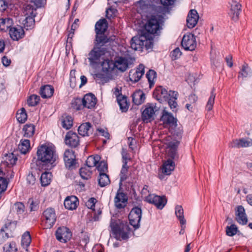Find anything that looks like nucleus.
I'll return each mask as SVG.
<instances>
[{
    "instance_id": "28",
    "label": "nucleus",
    "mask_w": 252,
    "mask_h": 252,
    "mask_svg": "<svg viewBox=\"0 0 252 252\" xmlns=\"http://www.w3.org/2000/svg\"><path fill=\"white\" fill-rule=\"evenodd\" d=\"M13 20L10 17L1 18L0 19V30L6 32L12 28Z\"/></svg>"
},
{
    "instance_id": "57",
    "label": "nucleus",
    "mask_w": 252,
    "mask_h": 252,
    "mask_svg": "<svg viewBox=\"0 0 252 252\" xmlns=\"http://www.w3.org/2000/svg\"><path fill=\"white\" fill-rule=\"evenodd\" d=\"M3 228H4L5 232H8V234L9 232H11L14 230L16 228V223L14 222L8 221L5 223L4 226Z\"/></svg>"
},
{
    "instance_id": "12",
    "label": "nucleus",
    "mask_w": 252,
    "mask_h": 252,
    "mask_svg": "<svg viewBox=\"0 0 252 252\" xmlns=\"http://www.w3.org/2000/svg\"><path fill=\"white\" fill-rule=\"evenodd\" d=\"M175 163L170 158L165 161L161 167V173L158 174L159 178L162 180L163 179V175H169L171 172L174 170Z\"/></svg>"
},
{
    "instance_id": "26",
    "label": "nucleus",
    "mask_w": 252,
    "mask_h": 252,
    "mask_svg": "<svg viewBox=\"0 0 252 252\" xmlns=\"http://www.w3.org/2000/svg\"><path fill=\"white\" fill-rule=\"evenodd\" d=\"M115 68L124 72L128 68V61L124 57H118L114 61Z\"/></svg>"
},
{
    "instance_id": "14",
    "label": "nucleus",
    "mask_w": 252,
    "mask_h": 252,
    "mask_svg": "<svg viewBox=\"0 0 252 252\" xmlns=\"http://www.w3.org/2000/svg\"><path fill=\"white\" fill-rule=\"evenodd\" d=\"M144 65L140 64L136 69L131 70L129 73V80L133 83L138 82L144 75Z\"/></svg>"
},
{
    "instance_id": "17",
    "label": "nucleus",
    "mask_w": 252,
    "mask_h": 252,
    "mask_svg": "<svg viewBox=\"0 0 252 252\" xmlns=\"http://www.w3.org/2000/svg\"><path fill=\"white\" fill-rule=\"evenodd\" d=\"M65 142L69 147L75 148L79 144V138L76 133L69 131L66 134Z\"/></svg>"
},
{
    "instance_id": "48",
    "label": "nucleus",
    "mask_w": 252,
    "mask_h": 252,
    "mask_svg": "<svg viewBox=\"0 0 252 252\" xmlns=\"http://www.w3.org/2000/svg\"><path fill=\"white\" fill-rule=\"evenodd\" d=\"M31 242V237L29 232H25L22 237V245L25 247H28Z\"/></svg>"
},
{
    "instance_id": "51",
    "label": "nucleus",
    "mask_w": 252,
    "mask_h": 252,
    "mask_svg": "<svg viewBox=\"0 0 252 252\" xmlns=\"http://www.w3.org/2000/svg\"><path fill=\"white\" fill-rule=\"evenodd\" d=\"M238 231V228L235 224H231L226 227V234L229 236H233L236 234Z\"/></svg>"
},
{
    "instance_id": "25",
    "label": "nucleus",
    "mask_w": 252,
    "mask_h": 252,
    "mask_svg": "<svg viewBox=\"0 0 252 252\" xmlns=\"http://www.w3.org/2000/svg\"><path fill=\"white\" fill-rule=\"evenodd\" d=\"M78 204L77 198L75 196L67 197L64 201V205L65 208L68 210L75 209Z\"/></svg>"
},
{
    "instance_id": "50",
    "label": "nucleus",
    "mask_w": 252,
    "mask_h": 252,
    "mask_svg": "<svg viewBox=\"0 0 252 252\" xmlns=\"http://www.w3.org/2000/svg\"><path fill=\"white\" fill-rule=\"evenodd\" d=\"M5 157V162L8 165L13 166L15 164L17 158L13 153L6 155Z\"/></svg>"
},
{
    "instance_id": "19",
    "label": "nucleus",
    "mask_w": 252,
    "mask_h": 252,
    "mask_svg": "<svg viewBox=\"0 0 252 252\" xmlns=\"http://www.w3.org/2000/svg\"><path fill=\"white\" fill-rule=\"evenodd\" d=\"M82 103L84 107L92 109L94 108L96 105V98L94 95L92 94H87L82 99Z\"/></svg>"
},
{
    "instance_id": "32",
    "label": "nucleus",
    "mask_w": 252,
    "mask_h": 252,
    "mask_svg": "<svg viewBox=\"0 0 252 252\" xmlns=\"http://www.w3.org/2000/svg\"><path fill=\"white\" fill-rule=\"evenodd\" d=\"M54 91V88L50 85H47L41 88L40 94L41 97L44 98H49L52 96Z\"/></svg>"
},
{
    "instance_id": "54",
    "label": "nucleus",
    "mask_w": 252,
    "mask_h": 252,
    "mask_svg": "<svg viewBox=\"0 0 252 252\" xmlns=\"http://www.w3.org/2000/svg\"><path fill=\"white\" fill-rule=\"evenodd\" d=\"M34 20L33 18L30 16L26 17L22 22L23 24L25 27H27V29L31 28L34 24Z\"/></svg>"
},
{
    "instance_id": "1",
    "label": "nucleus",
    "mask_w": 252,
    "mask_h": 252,
    "mask_svg": "<svg viewBox=\"0 0 252 252\" xmlns=\"http://www.w3.org/2000/svg\"><path fill=\"white\" fill-rule=\"evenodd\" d=\"M106 39L104 37H97V41L94 42V48L88 54V59L90 65L93 66L99 63L104 56L107 52L108 48L106 44Z\"/></svg>"
},
{
    "instance_id": "46",
    "label": "nucleus",
    "mask_w": 252,
    "mask_h": 252,
    "mask_svg": "<svg viewBox=\"0 0 252 252\" xmlns=\"http://www.w3.org/2000/svg\"><path fill=\"white\" fill-rule=\"evenodd\" d=\"M92 171L88 167H83L80 169V175L84 180H88L91 177Z\"/></svg>"
},
{
    "instance_id": "27",
    "label": "nucleus",
    "mask_w": 252,
    "mask_h": 252,
    "mask_svg": "<svg viewBox=\"0 0 252 252\" xmlns=\"http://www.w3.org/2000/svg\"><path fill=\"white\" fill-rule=\"evenodd\" d=\"M9 34L13 40H18L23 37L24 31L21 27H13L9 30Z\"/></svg>"
},
{
    "instance_id": "41",
    "label": "nucleus",
    "mask_w": 252,
    "mask_h": 252,
    "mask_svg": "<svg viewBox=\"0 0 252 252\" xmlns=\"http://www.w3.org/2000/svg\"><path fill=\"white\" fill-rule=\"evenodd\" d=\"M110 183V181L108 176L105 173H101L99 174L98 178V184L101 187H103L108 185Z\"/></svg>"
},
{
    "instance_id": "36",
    "label": "nucleus",
    "mask_w": 252,
    "mask_h": 252,
    "mask_svg": "<svg viewBox=\"0 0 252 252\" xmlns=\"http://www.w3.org/2000/svg\"><path fill=\"white\" fill-rule=\"evenodd\" d=\"M102 70L106 72H109L115 68L114 62L109 60H104L101 63Z\"/></svg>"
},
{
    "instance_id": "63",
    "label": "nucleus",
    "mask_w": 252,
    "mask_h": 252,
    "mask_svg": "<svg viewBox=\"0 0 252 252\" xmlns=\"http://www.w3.org/2000/svg\"><path fill=\"white\" fill-rule=\"evenodd\" d=\"M130 46L131 48L134 50H141L143 49L138 43H136L135 41H132V38L131 40Z\"/></svg>"
},
{
    "instance_id": "53",
    "label": "nucleus",
    "mask_w": 252,
    "mask_h": 252,
    "mask_svg": "<svg viewBox=\"0 0 252 252\" xmlns=\"http://www.w3.org/2000/svg\"><path fill=\"white\" fill-rule=\"evenodd\" d=\"M40 98L39 96L33 94L29 97L27 100V103L29 106H34L37 104L39 101Z\"/></svg>"
},
{
    "instance_id": "9",
    "label": "nucleus",
    "mask_w": 252,
    "mask_h": 252,
    "mask_svg": "<svg viewBox=\"0 0 252 252\" xmlns=\"http://www.w3.org/2000/svg\"><path fill=\"white\" fill-rule=\"evenodd\" d=\"M160 121L162 123V125L165 127L177 126L176 118L165 109L162 112Z\"/></svg>"
},
{
    "instance_id": "2",
    "label": "nucleus",
    "mask_w": 252,
    "mask_h": 252,
    "mask_svg": "<svg viewBox=\"0 0 252 252\" xmlns=\"http://www.w3.org/2000/svg\"><path fill=\"white\" fill-rule=\"evenodd\" d=\"M36 155L37 160L44 164H52L58 158L55 148L46 144L38 147Z\"/></svg>"
},
{
    "instance_id": "7",
    "label": "nucleus",
    "mask_w": 252,
    "mask_h": 252,
    "mask_svg": "<svg viewBox=\"0 0 252 252\" xmlns=\"http://www.w3.org/2000/svg\"><path fill=\"white\" fill-rule=\"evenodd\" d=\"M142 211L141 208L135 207L132 209L129 216L130 224L135 229L139 226V223L141 219Z\"/></svg>"
},
{
    "instance_id": "3",
    "label": "nucleus",
    "mask_w": 252,
    "mask_h": 252,
    "mask_svg": "<svg viewBox=\"0 0 252 252\" xmlns=\"http://www.w3.org/2000/svg\"><path fill=\"white\" fill-rule=\"evenodd\" d=\"M111 228L115 238L118 240H126L128 238L130 231L129 225L126 221H122L119 223L112 222Z\"/></svg>"
},
{
    "instance_id": "29",
    "label": "nucleus",
    "mask_w": 252,
    "mask_h": 252,
    "mask_svg": "<svg viewBox=\"0 0 252 252\" xmlns=\"http://www.w3.org/2000/svg\"><path fill=\"white\" fill-rule=\"evenodd\" d=\"M132 96L133 102L137 105L143 103L145 99V94L141 90H138L135 92Z\"/></svg>"
},
{
    "instance_id": "5",
    "label": "nucleus",
    "mask_w": 252,
    "mask_h": 252,
    "mask_svg": "<svg viewBox=\"0 0 252 252\" xmlns=\"http://www.w3.org/2000/svg\"><path fill=\"white\" fill-rule=\"evenodd\" d=\"M56 219V212L53 208H48L42 213L43 222H44L46 228H51L55 224Z\"/></svg>"
},
{
    "instance_id": "47",
    "label": "nucleus",
    "mask_w": 252,
    "mask_h": 252,
    "mask_svg": "<svg viewBox=\"0 0 252 252\" xmlns=\"http://www.w3.org/2000/svg\"><path fill=\"white\" fill-rule=\"evenodd\" d=\"M17 120L21 123H24L27 119V115L25 108H21L17 113Z\"/></svg>"
},
{
    "instance_id": "23",
    "label": "nucleus",
    "mask_w": 252,
    "mask_h": 252,
    "mask_svg": "<svg viewBox=\"0 0 252 252\" xmlns=\"http://www.w3.org/2000/svg\"><path fill=\"white\" fill-rule=\"evenodd\" d=\"M127 201L126 195L122 192H118L114 198L115 205L119 209L124 208L126 205Z\"/></svg>"
},
{
    "instance_id": "59",
    "label": "nucleus",
    "mask_w": 252,
    "mask_h": 252,
    "mask_svg": "<svg viewBox=\"0 0 252 252\" xmlns=\"http://www.w3.org/2000/svg\"><path fill=\"white\" fill-rule=\"evenodd\" d=\"M8 237V232H5L4 228H1L0 230V244L3 243Z\"/></svg>"
},
{
    "instance_id": "18",
    "label": "nucleus",
    "mask_w": 252,
    "mask_h": 252,
    "mask_svg": "<svg viewBox=\"0 0 252 252\" xmlns=\"http://www.w3.org/2000/svg\"><path fill=\"white\" fill-rule=\"evenodd\" d=\"M235 219L241 224H246L248 222V219L245 213L244 208L242 206H238L235 209Z\"/></svg>"
},
{
    "instance_id": "39",
    "label": "nucleus",
    "mask_w": 252,
    "mask_h": 252,
    "mask_svg": "<svg viewBox=\"0 0 252 252\" xmlns=\"http://www.w3.org/2000/svg\"><path fill=\"white\" fill-rule=\"evenodd\" d=\"M175 214L180 221V223L186 224V220L184 218V210L181 206L177 205L176 206Z\"/></svg>"
},
{
    "instance_id": "64",
    "label": "nucleus",
    "mask_w": 252,
    "mask_h": 252,
    "mask_svg": "<svg viewBox=\"0 0 252 252\" xmlns=\"http://www.w3.org/2000/svg\"><path fill=\"white\" fill-rule=\"evenodd\" d=\"M7 7V3L5 0H0V11H4Z\"/></svg>"
},
{
    "instance_id": "13",
    "label": "nucleus",
    "mask_w": 252,
    "mask_h": 252,
    "mask_svg": "<svg viewBox=\"0 0 252 252\" xmlns=\"http://www.w3.org/2000/svg\"><path fill=\"white\" fill-rule=\"evenodd\" d=\"M147 202L154 204L158 209H161L166 204V199L155 194H150L146 197Z\"/></svg>"
},
{
    "instance_id": "58",
    "label": "nucleus",
    "mask_w": 252,
    "mask_h": 252,
    "mask_svg": "<svg viewBox=\"0 0 252 252\" xmlns=\"http://www.w3.org/2000/svg\"><path fill=\"white\" fill-rule=\"evenodd\" d=\"M97 168L99 171V174L101 173H105L107 171V164L104 161H101L99 163Z\"/></svg>"
},
{
    "instance_id": "6",
    "label": "nucleus",
    "mask_w": 252,
    "mask_h": 252,
    "mask_svg": "<svg viewBox=\"0 0 252 252\" xmlns=\"http://www.w3.org/2000/svg\"><path fill=\"white\" fill-rule=\"evenodd\" d=\"M158 110V108L154 103L147 104L142 114V119L143 121L148 123L154 120L156 112Z\"/></svg>"
},
{
    "instance_id": "56",
    "label": "nucleus",
    "mask_w": 252,
    "mask_h": 252,
    "mask_svg": "<svg viewBox=\"0 0 252 252\" xmlns=\"http://www.w3.org/2000/svg\"><path fill=\"white\" fill-rule=\"evenodd\" d=\"M4 252H16L17 250L14 242H11L9 244L5 245L3 247Z\"/></svg>"
},
{
    "instance_id": "4",
    "label": "nucleus",
    "mask_w": 252,
    "mask_h": 252,
    "mask_svg": "<svg viewBox=\"0 0 252 252\" xmlns=\"http://www.w3.org/2000/svg\"><path fill=\"white\" fill-rule=\"evenodd\" d=\"M163 22V17L162 15L152 16L145 26V32L151 35L157 33L160 29V25Z\"/></svg>"
},
{
    "instance_id": "49",
    "label": "nucleus",
    "mask_w": 252,
    "mask_h": 252,
    "mask_svg": "<svg viewBox=\"0 0 252 252\" xmlns=\"http://www.w3.org/2000/svg\"><path fill=\"white\" fill-rule=\"evenodd\" d=\"M146 77L148 79L150 87H151L154 84L156 78V72L153 70H149L146 73Z\"/></svg>"
},
{
    "instance_id": "43",
    "label": "nucleus",
    "mask_w": 252,
    "mask_h": 252,
    "mask_svg": "<svg viewBox=\"0 0 252 252\" xmlns=\"http://www.w3.org/2000/svg\"><path fill=\"white\" fill-rule=\"evenodd\" d=\"M52 174L50 172H45L41 174L40 177L41 184L42 186H46L50 184L51 181Z\"/></svg>"
},
{
    "instance_id": "24",
    "label": "nucleus",
    "mask_w": 252,
    "mask_h": 252,
    "mask_svg": "<svg viewBox=\"0 0 252 252\" xmlns=\"http://www.w3.org/2000/svg\"><path fill=\"white\" fill-rule=\"evenodd\" d=\"M179 144V142L174 141L168 143V148L167 150V155L172 158V160L178 158L177 154V148Z\"/></svg>"
},
{
    "instance_id": "22",
    "label": "nucleus",
    "mask_w": 252,
    "mask_h": 252,
    "mask_svg": "<svg viewBox=\"0 0 252 252\" xmlns=\"http://www.w3.org/2000/svg\"><path fill=\"white\" fill-rule=\"evenodd\" d=\"M63 159L65 166L70 168L75 164V156L71 150H66L64 152Z\"/></svg>"
},
{
    "instance_id": "15",
    "label": "nucleus",
    "mask_w": 252,
    "mask_h": 252,
    "mask_svg": "<svg viewBox=\"0 0 252 252\" xmlns=\"http://www.w3.org/2000/svg\"><path fill=\"white\" fill-rule=\"evenodd\" d=\"M71 237L69 229L66 227L59 228L56 231V238L61 242L65 243Z\"/></svg>"
},
{
    "instance_id": "11",
    "label": "nucleus",
    "mask_w": 252,
    "mask_h": 252,
    "mask_svg": "<svg viewBox=\"0 0 252 252\" xmlns=\"http://www.w3.org/2000/svg\"><path fill=\"white\" fill-rule=\"evenodd\" d=\"M241 11V5L236 1H232L230 3V8L228 15L231 20L236 21L239 19Z\"/></svg>"
},
{
    "instance_id": "10",
    "label": "nucleus",
    "mask_w": 252,
    "mask_h": 252,
    "mask_svg": "<svg viewBox=\"0 0 252 252\" xmlns=\"http://www.w3.org/2000/svg\"><path fill=\"white\" fill-rule=\"evenodd\" d=\"M107 28V23L105 19H100L96 22L95 25V31L96 32L95 41H97V37H104L106 39V42H108V39L104 35Z\"/></svg>"
},
{
    "instance_id": "52",
    "label": "nucleus",
    "mask_w": 252,
    "mask_h": 252,
    "mask_svg": "<svg viewBox=\"0 0 252 252\" xmlns=\"http://www.w3.org/2000/svg\"><path fill=\"white\" fill-rule=\"evenodd\" d=\"M13 209L18 215L22 214L25 211V206L21 202H16L14 204Z\"/></svg>"
},
{
    "instance_id": "60",
    "label": "nucleus",
    "mask_w": 252,
    "mask_h": 252,
    "mask_svg": "<svg viewBox=\"0 0 252 252\" xmlns=\"http://www.w3.org/2000/svg\"><path fill=\"white\" fill-rule=\"evenodd\" d=\"M182 53L179 48L175 49L171 53V57L173 60H176L180 57Z\"/></svg>"
},
{
    "instance_id": "40",
    "label": "nucleus",
    "mask_w": 252,
    "mask_h": 252,
    "mask_svg": "<svg viewBox=\"0 0 252 252\" xmlns=\"http://www.w3.org/2000/svg\"><path fill=\"white\" fill-rule=\"evenodd\" d=\"M117 99L122 111L126 112L128 108L126 97L124 95L119 96Z\"/></svg>"
},
{
    "instance_id": "34",
    "label": "nucleus",
    "mask_w": 252,
    "mask_h": 252,
    "mask_svg": "<svg viewBox=\"0 0 252 252\" xmlns=\"http://www.w3.org/2000/svg\"><path fill=\"white\" fill-rule=\"evenodd\" d=\"M24 136L30 138L32 137L35 131V126L33 124H29L25 125L23 128Z\"/></svg>"
},
{
    "instance_id": "33",
    "label": "nucleus",
    "mask_w": 252,
    "mask_h": 252,
    "mask_svg": "<svg viewBox=\"0 0 252 252\" xmlns=\"http://www.w3.org/2000/svg\"><path fill=\"white\" fill-rule=\"evenodd\" d=\"M18 148L21 153L26 154L31 148L30 142L28 139H21L18 145Z\"/></svg>"
},
{
    "instance_id": "16",
    "label": "nucleus",
    "mask_w": 252,
    "mask_h": 252,
    "mask_svg": "<svg viewBox=\"0 0 252 252\" xmlns=\"http://www.w3.org/2000/svg\"><path fill=\"white\" fill-rule=\"evenodd\" d=\"M228 145L231 148H246L251 146V141L245 138L236 139L231 141Z\"/></svg>"
},
{
    "instance_id": "44",
    "label": "nucleus",
    "mask_w": 252,
    "mask_h": 252,
    "mask_svg": "<svg viewBox=\"0 0 252 252\" xmlns=\"http://www.w3.org/2000/svg\"><path fill=\"white\" fill-rule=\"evenodd\" d=\"M250 70L251 68L248 66L247 64L245 63L243 65L242 68L239 73L238 79H242V80H244L245 78H247L249 75Z\"/></svg>"
},
{
    "instance_id": "20",
    "label": "nucleus",
    "mask_w": 252,
    "mask_h": 252,
    "mask_svg": "<svg viewBox=\"0 0 252 252\" xmlns=\"http://www.w3.org/2000/svg\"><path fill=\"white\" fill-rule=\"evenodd\" d=\"M199 19V16L197 11L191 9L189 11L187 18V25L189 28H193L197 24Z\"/></svg>"
},
{
    "instance_id": "38",
    "label": "nucleus",
    "mask_w": 252,
    "mask_h": 252,
    "mask_svg": "<svg viewBox=\"0 0 252 252\" xmlns=\"http://www.w3.org/2000/svg\"><path fill=\"white\" fill-rule=\"evenodd\" d=\"M62 126L66 129L71 127L73 124V119L68 115L63 116L62 118Z\"/></svg>"
},
{
    "instance_id": "30",
    "label": "nucleus",
    "mask_w": 252,
    "mask_h": 252,
    "mask_svg": "<svg viewBox=\"0 0 252 252\" xmlns=\"http://www.w3.org/2000/svg\"><path fill=\"white\" fill-rule=\"evenodd\" d=\"M169 97L168 99H166V100L168 101V103L170 109H172L173 111H175V110L174 109H175L178 106L176 102L178 93L175 91H170V94H169Z\"/></svg>"
},
{
    "instance_id": "42",
    "label": "nucleus",
    "mask_w": 252,
    "mask_h": 252,
    "mask_svg": "<svg viewBox=\"0 0 252 252\" xmlns=\"http://www.w3.org/2000/svg\"><path fill=\"white\" fill-rule=\"evenodd\" d=\"M128 166L127 165V162L125 161V164H123L122 168L121 170L120 174V185H122V182L125 181L128 177Z\"/></svg>"
},
{
    "instance_id": "8",
    "label": "nucleus",
    "mask_w": 252,
    "mask_h": 252,
    "mask_svg": "<svg viewBox=\"0 0 252 252\" xmlns=\"http://www.w3.org/2000/svg\"><path fill=\"white\" fill-rule=\"evenodd\" d=\"M182 46L186 50L193 51L196 47V42L194 34L188 33L182 38Z\"/></svg>"
},
{
    "instance_id": "61",
    "label": "nucleus",
    "mask_w": 252,
    "mask_h": 252,
    "mask_svg": "<svg viewBox=\"0 0 252 252\" xmlns=\"http://www.w3.org/2000/svg\"><path fill=\"white\" fill-rule=\"evenodd\" d=\"M96 202V199L94 198H90L88 201L86 203V206L93 210H94V207L95 203Z\"/></svg>"
},
{
    "instance_id": "62",
    "label": "nucleus",
    "mask_w": 252,
    "mask_h": 252,
    "mask_svg": "<svg viewBox=\"0 0 252 252\" xmlns=\"http://www.w3.org/2000/svg\"><path fill=\"white\" fill-rule=\"evenodd\" d=\"M36 179L32 173H29L27 177V181L29 184L33 185L35 183Z\"/></svg>"
},
{
    "instance_id": "45",
    "label": "nucleus",
    "mask_w": 252,
    "mask_h": 252,
    "mask_svg": "<svg viewBox=\"0 0 252 252\" xmlns=\"http://www.w3.org/2000/svg\"><path fill=\"white\" fill-rule=\"evenodd\" d=\"M99 157L98 156H90L86 160V166L90 169L91 167L95 166L99 160Z\"/></svg>"
},
{
    "instance_id": "21",
    "label": "nucleus",
    "mask_w": 252,
    "mask_h": 252,
    "mask_svg": "<svg viewBox=\"0 0 252 252\" xmlns=\"http://www.w3.org/2000/svg\"><path fill=\"white\" fill-rule=\"evenodd\" d=\"M169 94H170V91L168 92L166 89L161 86L158 87L154 93L156 99L160 102L168 99L170 96Z\"/></svg>"
},
{
    "instance_id": "37",
    "label": "nucleus",
    "mask_w": 252,
    "mask_h": 252,
    "mask_svg": "<svg viewBox=\"0 0 252 252\" xmlns=\"http://www.w3.org/2000/svg\"><path fill=\"white\" fill-rule=\"evenodd\" d=\"M91 128V125L90 123H83L79 126L78 129V133L83 136H88Z\"/></svg>"
},
{
    "instance_id": "31",
    "label": "nucleus",
    "mask_w": 252,
    "mask_h": 252,
    "mask_svg": "<svg viewBox=\"0 0 252 252\" xmlns=\"http://www.w3.org/2000/svg\"><path fill=\"white\" fill-rule=\"evenodd\" d=\"M147 38H148L147 36V33L143 32L139 36H134L132 38V41H135L136 43L143 48L144 46H147V42H150V41L147 39Z\"/></svg>"
},
{
    "instance_id": "35",
    "label": "nucleus",
    "mask_w": 252,
    "mask_h": 252,
    "mask_svg": "<svg viewBox=\"0 0 252 252\" xmlns=\"http://www.w3.org/2000/svg\"><path fill=\"white\" fill-rule=\"evenodd\" d=\"M215 88H213L211 91L210 95L208 98V100L205 106V109L207 111H210L212 110L213 108L216 97V94L215 93Z\"/></svg>"
},
{
    "instance_id": "55",
    "label": "nucleus",
    "mask_w": 252,
    "mask_h": 252,
    "mask_svg": "<svg viewBox=\"0 0 252 252\" xmlns=\"http://www.w3.org/2000/svg\"><path fill=\"white\" fill-rule=\"evenodd\" d=\"M28 203L30 204V209L31 211H35L39 208V202L33 198H30Z\"/></svg>"
}]
</instances>
